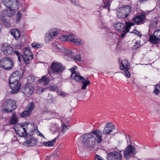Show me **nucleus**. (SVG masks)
Instances as JSON below:
<instances>
[{
    "label": "nucleus",
    "instance_id": "33",
    "mask_svg": "<svg viewBox=\"0 0 160 160\" xmlns=\"http://www.w3.org/2000/svg\"><path fill=\"white\" fill-rule=\"evenodd\" d=\"M31 112L30 111L27 110L26 108H25L24 111L21 114V116L23 117L28 116L31 114Z\"/></svg>",
    "mask_w": 160,
    "mask_h": 160
},
{
    "label": "nucleus",
    "instance_id": "21",
    "mask_svg": "<svg viewBox=\"0 0 160 160\" xmlns=\"http://www.w3.org/2000/svg\"><path fill=\"white\" fill-rule=\"evenodd\" d=\"M20 76L21 73L19 72L18 71L12 73L9 80L11 81L13 80L19 81Z\"/></svg>",
    "mask_w": 160,
    "mask_h": 160
},
{
    "label": "nucleus",
    "instance_id": "35",
    "mask_svg": "<svg viewBox=\"0 0 160 160\" xmlns=\"http://www.w3.org/2000/svg\"><path fill=\"white\" fill-rule=\"evenodd\" d=\"M72 42L77 45H82L83 44V42L81 39H76L75 38H74Z\"/></svg>",
    "mask_w": 160,
    "mask_h": 160
},
{
    "label": "nucleus",
    "instance_id": "39",
    "mask_svg": "<svg viewBox=\"0 0 160 160\" xmlns=\"http://www.w3.org/2000/svg\"><path fill=\"white\" fill-rule=\"evenodd\" d=\"M58 89V86L56 85H53L49 88V90L51 91H54Z\"/></svg>",
    "mask_w": 160,
    "mask_h": 160
},
{
    "label": "nucleus",
    "instance_id": "43",
    "mask_svg": "<svg viewBox=\"0 0 160 160\" xmlns=\"http://www.w3.org/2000/svg\"><path fill=\"white\" fill-rule=\"evenodd\" d=\"M60 39L62 41H67V35H62L60 36Z\"/></svg>",
    "mask_w": 160,
    "mask_h": 160
},
{
    "label": "nucleus",
    "instance_id": "16",
    "mask_svg": "<svg viewBox=\"0 0 160 160\" xmlns=\"http://www.w3.org/2000/svg\"><path fill=\"white\" fill-rule=\"evenodd\" d=\"M12 7H8L6 10L2 12L1 16L2 17H12L15 14V10L11 8Z\"/></svg>",
    "mask_w": 160,
    "mask_h": 160
},
{
    "label": "nucleus",
    "instance_id": "45",
    "mask_svg": "<svg viewBox=\"0 0 160 160\" xmlns=\"http://www.w3.org/2000/svg\"><path fill=\"white\" fill-rule=\"evenodd\" d=\"M44 90V89L43 88H40L37 89V92L39 94H41L43 92Z\"/></svg>",
    "mask_w": 160,
    "mask_h": 160
},
{
    "label": "nucleus",
    "instance_id": "18",
    "mask_svg": "<svg viewBox=\"0 0 160 160\" xmlns=\"http://www.w3.org/2000/svg\"><path fill=\"white\" fill-rule=\"evenodd\" d=\"M145 18V14L143 13L137 16L135 18H133L132 21L137 24H141L142 23V22L144 21Z\"/></svg>",
    "mask_w": 160,
    "mask_h": 160
},
{
    "label": "nucleus",
    "instance_id": "24",
    "mask_svg": "<svg viewBox=\"0 0 160 160\" xmlns=\"http://www.w3.org/2000/svg\"><path fill=\"white\" fill-rule=\"evenodd\" d=\"M11 33L16 40H18L20 36V32L19 30L17 29H12L11 31Z\"/></svg>",
    "mask_w": 160,
    "mask_h": 160
},
{
    "label": "nucleus",
    "instance_id": "51",
    "mask_svg": "<svg viewBox=\"0 0 160 160\" xmlns=\"http://www.w3.org/2000/svg\"><path fill=\"white\" fill-rule=\"evenodd\" d=\"M65 52H66L71 54L73 53H74L73 51L71 50L67 49L65 51Z\"/></svg>",
    "mask_w": 160,
    "mask_h": 160
},
{
    "label": "nucleus",
    "instance_id": "32",
    "mask_svg": "<svg viewBox=\"0 0 160 160\" xmlns=\"http://www.w3.org/2000/svg\"><path fill=\"white\" fill-rule=\"evenodd\" d=\"M112 0H103L104 4L103 5L104 8L107 7L109 10V7L110 6V4Z\"/></svg>",
    "mask_w": 160,
    "mask_h": 160
},
{
    "label": "nucleus",
    "instance_id": "25",
    "mask_svg": "<svg viewBox=\"0 0 160 160\" xmlns=\"http://www.w3.org/2000/svg\"><path fill=\"white\" fill-rule=\"evenodd\" d=\"M114 27L115 29L118 31L123 30L125 27L124 23L121 22H116L114 24Z\"/></svg>",
    "mask_w": 160,
    "mask_h": 160
},
{
    "label": "nucleus",
    "instance_id": "53",
    "mask_svg": "<svg viewBox=\"0 0 160 160\" xmlns=\"http://www.w3.org/2000/svg\"><path fill=\"white\" fill-rule=\"evenodd\" d=\"M71 2L74 5H77L76 2L75 0H70Z\"/></svg>",
    "mask_w": 160,
    "mask_h": 160
},
{
    "label": "nucleus",
    "instance_id": "52",
    "mask_svg": "<svg viewBox=\"0 0 160 160\" xmlns=\"http://www.w3.org/2000/svg\"><path fill=\"white\" fill-rule=\"evenodd\" d=\"M37 133L38 136H41V137L45 138L44 136L38 130V132H37Z\"/></svg>",
    "mask_w": 160,
    "mask_h": 160
},
{
    "label": "nucleus",
    "instance_id": "13",
    "mask_svg": "<svg viewBox=\"0 0 160 160\" xmlns=\"http://www.w3.org/2000/svg\"><path fill=\"white\" fill-rule=\"evenodd\" d=\"M107 157V160H122V155L120 152L114 151L109 153Z\"/></svg>",
    "mask_w": 160,
    "mask_h": 160
},
{
    "label": "nucleus",
    "instance_id": "12",
    "mask_svg": "<svg viewBox=\"0 0 160 160\" xmlns=\"http://www.w3.org/2000/svg\"><path fill=\"white\" fill-rule=\"evenodd\" d=\"M160 41V30H156L153 35L150 36L149 41L151 43L157 44Z\"/></svg>",
    "mask_w": 160,
    "mask_h": 160
},
{
    "label": "nucleus",
    "instance_id": "38",
    "mask_svg": "<svg viewBox=\"0 0 160 160\" xmlns=\"http://www.w3.org/2000/svg\"><path fill=\"white\" fill-rule=\"evenodd\" d=\"M158 23V20L156 19L154 20H152L151 22V26H152V27H156L157 26V25Z\"/></svg>",
    "mask_w": 160,
    "mask_h": 160
},
{
    "label": "nucleus",
    "instance_id": "29",
    "mask_svg": "<svg viewBox=\"0 0 160 160\" xmlns=\"http://www.w3.org/2000/svg\"><path fill=\"white\" fill-rule=\"evenodd\" d=\"M126 25L124 27V30L127 32H129L131 27L134 25L133 22H126L125 23Z\"/></svg>",
    "mask_w": 160,
    "mask_h": 160
},
{
    "label": "nucleus",
    "instance_id": "47",
    "mask_svg": "<svg viewBox=\"0 0 160 160\" xmlns=\"http://www.w3.org/2000/svg\"><path fill=\"white\" fill-rule=\"evenodd\" d=\"M95 160H104L101 156L96 155L95 158Z\"/></svg>",
    "mask_w": 160,
    "mask_h": 160
},
{
    "label": "nucleus",
    "instance_id": "44",
    "mask_svg": "<svg viewBox=\"0 0 160 160\" xmlns=\"http://www.w3.org/2000/svg\"><path fill=\"white\" fill-rule=\"evenodd\" d=\"M21 13L20 12H17L16 15V20L18 22L21 19Z\"/></svg>",
    "mask_w": 160,
    "mask_h": 160
},
{
    "label": "nucleus",
    "instance_id": "54",
    "mask_svg": "<svg viewBox=\"0 0 160 160\" xmlns=\"http://www.w3.org/2000/svg\"><path fill=\"white\" fill-rule=\"evenodd\" d=\"M138 42H137L135 43V48H137L139 47Z\"/></svg>",
    "mask_w": 160,
    "mask_h": 160
},
{
    "label": "nucleus",
    "instance_id": "3",
    "mask_svg": "<svg viewBox=\"0 0 160 160\" xmlns=\"http://www.w3.org/2000/svg\"><path fill=\"white\" fill-rule=\"evenodd\" d=\"M0 50L3 54L5 55H13L15 54L17 56L18 60H20V53L18 51H14L13 48L9 44L6 42L2 43L0 47Z\"/></svg>",
    "mask_w": 160,
    "mask_h": 160
},
{
    "label": "nucleus",
    "instance_id": "6",
    "mask_svg": "<svg viewBox=\"0 0 160 160\" xmlns=\"http://www.w3.org/2000/svg\"><path fill=\"white\" fill-rule=\"evenodd\" d=\"M13 67V62L11 58L3 57L0 60V67L5 70H10Z\"/></svg>",
    "mask_w": 160,
    "mask_h": 160
},
{
    "label": "nucleus",
    "instance_id": "2",
    "mask_svg": "<svg viewBox=\"0 0 160 160\" xmlns=\"http://www.w3.org/2000/svg\"><path fill=\"white\" fill-rule=\"evenodd\" d=\"M96 141L95 138L92 134L87 133L83 136L82 144L84 148L92 149L97 145Z\"/></svg>",
    "mask_w": 160,
    "mask_h": 160
},
{
    "label": "nucleus",
    "instance_id": "30",
    "mask_svg": "<svg viewBox=\"0 0 160 160\" xmlns=\"http://www.w3.org/2000/svg\"><path fill=\"white\" fill-rule=\"evenodd\" d=\"M18 121V118L15 116L14 114H13L9 122V124L12 125L14 124L17 123Z\"/></svg>",
    "mask_w": 160,
    "mask_h": 160
},
{
    "label": "nucleus",
    "instance_id": "7",
    "mask_svg": "<svg viewBox=\"0 0 160 160\" xmlns=\"http://www.w3.org/2000/svg\"><path fill=\"white\" fill-rule=\"evenodd\" d=\"M9 82L12 94H16L19 92L21 88V83L19 81L13 80L11 81L9 80Z\"/></svg>",
    "mask_w": 160,
    "mask_h": 160
},
{
    "label": "nucleus",
    "instance_id": "10",
    "mask_svg": "<svg viewBox=\"0 0 160 160\" xmlns=\"http://www.w3.org/2000/svg\"><path fill=\"white\" fill-rule=\"evenodd\" d=\"M136 153V152L134 147L131 145H128L124 152V155L126 159L132 157Z\"/></svg>",
    "mask_w": 160,
    "mask_h": 160
},
{
    "label": "nucleus",
    "instance_id": "15",
    "mask_svg": "<svg viewBox=\"0 0 160 160\" xmlns=\"http://www.w3.org/2000/svg\"><path fill=\"white\" fill-rule=\"evenodd\" d=\"M21 90L22 92L26 96L29 97L33 93L34 88L31 86V84H27L25 85L23 88H22Z\"/></svg>",
    "mask_w": 160,
    "mask_h": 160
},
{
    "label": "nucleus",
    "instance_id": "36",
    "mask_svg": "<svg viewBox=\"0 0 160 160\" xmlns=\"http://www.w3.org/2000/svg\"><path fill=\"white\" fill-rule=\"evenodd\" d=\"M75 38V36L74 34H69L67 35V41L72 42Z\"/></svg>",
    "mask_w": 160,
    "mask_h": 160
},
{
    "label": "nucleus",
    "instance_id": "28",
    "mask_svg": "<svg viewBox=\"0 0 160 160\" xmlns=\"http://www.w3.org/2000/svg\"><path fill=\"white\" fill-rule=\"evenodd\" d=\"M56 138H55L51 141H49L48 142H44L42 143V146L44 145L46 146L52 147L54 145L56 142Z\"/></svg>",
    "mask_w": 160,
    "mask_h": 160
},
{
    "label": "nucleus",
    "instance_id": "34",
    "mask_svg": "<svg viewBox=\"0 0 160 160\" xmlns=\"http://www.w3.org/2000/svg\"><path fill=\"white\" fill-rule=\"evenodd\" d=\"M59 126L57 123L52 124L51 128V130L53 132L57 131L58 129Z\"/></svg>",
    "mask_w": 160,
    "mask_h": 160
},
{
    "label": "nucleus",
    "instance_id": "19",
    "mask_svg": "<svg viewBox=\"0 0 160 160\" xmlns=\"http://www.w3.org/2000/svg\"><path fill=\"white\" fill-rule=\"evenodd\" d=\"M3 4L7 7H13L14 6L17 5L18 2L17 0H2Z\"/></svg>",
    "mask_w": 160,
    "mask_h": 160
},
{
    "label": "nucleus",
    "instance_id": "23",
    "mask_svg": "<svg viewBox=\"0 0 160 160\" xmlns=\"http://www.w3.org/2000/svg\"><path fill=\"white\" fill-rule=\"evenodd\" d=\"M38 142L37 140L33 137H31L29 140L27 141L28 146L30 147L36 145Z\"/></svg>",
    "mask_w": 160,
    "mask_h": 160
},
{
    "label": "nucleus",
    "instance_id": "48",
    "mask_svg": "<svg viewBox=\"0 0 160 160\" xmlns=\"http://www.w3.org/2000/svg\"><path fill=\"white\" fill-rule=\"evenodd\" d=\"M74 58L75 60L78 61H81V58L80 55L75 56L74 57Z\"/></svg>",
    "mask_w": 160,
    "mask_h": 160
},
{
    "label": "nucleus",
    "instance_id": "22",
    "mask_svg": "<svg viewBox=\"0 0 160 160\" xmlns=\"http://www.w3.org/2000/svg\"><path fill=\"white\" fill-rule=\"evenodd\" d=\"M55 37H53L52 33L48 31L45 34L44 37V40L46 43L52 41Z\"/></svg>",
    "mask_w": 160,
    "mask_h": 160
},
{
    "label": "nucleus",
    "instance_id": "42",
    "mask_svg": "<svg viewBox=\"0 0 160 160\" xmlns=\"http://www.w3.org/2000/svg\"><path fill=\"white\" fill-rule=\"evenodd\" d=\"M124 75L127 78H129L130 77V74L128 71V69H125Z\"/></svg>",
    "mask_w": 160,
    "mask_h": 160
},
{
    "label": "nucleus",
    "instance_id": "17",
    "mask_svg": "<svg viewBox=\"0 0 160 160\" xmlns=\"http://www.w3.org/2000/svg\"><path fill=\"white\" fill-rule=\"evenodd\" d=\"M92 133L95 136L96 143H100L102 141V135L100 131L98 129L93 130Z\"/></svg>",
    "mask_w": 160,
    "mask_h": 160
},
{
    "label": "nucleus",
    "instance_id": "9",
    "mask_svg": "<svg viewBox=\"0 0 160 160\" xmlns=\"http://www.w3.org/2000/svg\"><path fill=\"white\" fill-rule=\"evenodd\" d=\"M21 56H22V57L23 58L26 64H28L29 63V60L33 58V55L32 53L30 48L27 47L25 48L24 51V55H22L20 54ZM21 59V57H20Z\"/></svg>",
    "mask_w": 160,
    "mask_h": 160
},
{
    "label": "nucleus",
    "instance_id": "55",
    "mask_svg": "<svg viewBox=\"0 0 160 160\" xmlns=\"http://www.w3.org/2000/svg\"><path fill=\"white\" fill-rule=\"evenodd\" d=\"M5 25L7 26V27H9L10 26V23H8V22H7V23H6V24H5Z\"/></svg>",
    "mask_w": 160,
    "mask_h": 160
},
{
    "label": "nucleus",
    "instance_id": "11",
    "mask_svg": "<svg viewBox=\"0 0 160 160\" xmlns=\"http://www.w3.org/2000/svg\"><path fill=\"white\" fill-rule=\"evenodd\" d=\"M27 125V124L25 123H20L19 125L18 128L17 129H15L16 132L19 136L21 137L27 136V134L25 128Z\"/></svg>",
    "mask_w": 160,
    "mask_h": 160
},
{
    "label": "nucleus",
    "instance_id": "41",
    "mask_svg": "<svg viewBox=\"0 0 160 160\" xmlns=\"http://www.w3.org/2000/svg\"><path fill=\"white\" fill-rule=\"evenodd\" d=\"M62 131L63 133L65 132L68 129V127H69L68 126L66 125L65 124H62Z\"/></svg>",
    "mask_w": 160,
    "mask_h": 160
},
{
    "label": "nucleus",
    "instance_id": "20",
    "mask_svg": "<svg viewBox=\"0 0 160 160\" xmlns=\"http://www.w3.org/2000/svg\"><path fill=\"white\" fill-rule=\"evenodd\" d=\"M120 66V69L124 70L125 69H129L130 68L128 61L127 59H124L121 61Z\"/></svg>",
    "mask_w": 160,
    "mask_h": 160
},
{
    "label": "nucleus",
    "instance_id": "8",
    "mask_svg": "<svg viewBox=\"0 0 160 160\" xmlns=\"http://www.w3.org/2000/svg\"><path fill=\"white\" fill-rule=\"evenodd\" d=\"M51 67L52 71L53 73H60L65 69L62 63L55 61L52 62Z\"/></svg>",
    "mask_w": 160,
    "mask_h": 160
},
{
    "label": "nucleus",
    "instance_id": "40",
    "mask_svg": "<svg viewBox=\"0 0 160 160\" xmlns=\"http://www.w3.org/2000/svg\"><path fill=\"white\" fill-rule=\"evenodd\" d=\"M32 47L34 48H40L42 47L41 44H38L37 43H33L32 44Z\"/></svg>",
    "mask_w": 160,
    "mask_h": 160
},
{
    "label": "nucleus",
    "instance_id": "31",
    "mask_svg": "<svg viewBox=\"0 0 160 160\" xmlns=\"http://www.w3.org/2000/svg\"><path fill=\"white\" fill-rule=\"evenodd\" d=\"M34 108V103L33 102H31L29 103L26 108L27 110H28L29 111H30L32 112Z\"/></svg>",
    "mask_w": 160,
    "mask_h": 160
},
{
    "label": "nucleus",
    "instance_id": "1",
    "mask_svg": "<svg viewBox=\"0 0 160 160\" xmlns=\"http://www.w3.org/2000/svg\"><path fill=\"white\" fill-rule=\"evenodd\" d=\"M77 69V67L75 66H73L70 70L72 73L70 78L75 80L76 81L82 83L83 85L82 89L83 90H85L87 86L90 84V82L89 80H86L82 76L80 75L79 72L76 71Z\"/></svg>",
    "mask_w": 160,
    "mask_h": 160
},
{
    "label": "nucleus",
    "instance_id": "5",
    "mask_svg": "<svg viewBox=\"0 0 160 160\" xmlns=\"http://www.w3.org/2000/svg\"><path fill=\"white\" fill-rule=\"evenodd\" d=\"M3 112L10 113L16 108L15 102L11 99H6L2 105Z\"/></svg>",
    "mask_w": 160,
    "mask_h": 160
},
{
    "label": "nucleus",
    "instance_id": "4",
    "mask_svg": "<svg viewBox=\"0 0 160 160\" xmlns=\"http://www.w3.org/2000/svg\"><path fill=\"white\" fill-rule=\"evenodd\" d=\"M132 8L129 5L121 7L117 10V16L119 19H123L127 18L131 12Z\"/></svg>",
    "mask_w": 160,
    "mask_h": 160
},
{
    "label": "nucleus",
    "instance_id": "27",
    "mask_svg": "<svg viewBox=\"0 0 160 160\" xmlns=\"http://www.w3.org/2000/svg\"><path fill=\"white\" fill-rule=\"evenodd\" d=\"M48 31L52 33L53 37H55L58 36L60 32L59 30L56 28H52Z\"/></svg>",
    "mask_w": 160,
    "mask_h": 160
},
{
    "label": "nucleus",
    "instance_id": "26",
    "mask_svg": "<svg viewBox=\"0 0 160 160\" xmlns=\"http://www.w3.org/2000/svg\"><path fill=\"white\" fill-rule=\"evenodd\" d=\"M49 79L46 78L45 76H43L41 78L38 80L39 83L45 85H48L49 83Z\"/></svg>",
    "mask_w": 160,
    "mask_h": 160
},
{
    "label": "nucleus",
    "instance_id": "50",
    "mask_svg": "<svg viewBox=\"0 0 160 160\" xmlns=\"http://www.w3.org/2000/svg\"><path fill=\"white\" fill-rule=\"evenodd\" d=\"M123 33H122L121 34V37L122 38H124L125 36V34L127 33L128 32H127V31H126L124 29H123Z\"/></svg>",
    "mask_w": 160,
    "mask_h": 160
},
{
    "label": "nucleus",
    "instance_id": "14",
    "mask_svg": "<svg viewBox=\"0 0 160 160\" xmlns=\"http://www.w3.org/2000/svg\"><path fill=\"white\" fill-rule=\"evenodd\" d=\"M115 129V126L111 122H108L104 127L102 132L103 135H107L110 134Z\"/></svg>",
    "mask_w": 160,
    "mask_h": 160
},
{
    "label": "nucleus",
    "instance_id": "37",
    "mask_svg": "<svg viewBox=\"0 0 160 160\" xmlns=\"http://www.w3.org/2000/svg\"><path fill=\"white\" fill-rule=\"evenodd\" d=\"M28 82L27 84H31V83L33 82L34 80V77L32 76L28 77L27 78Z\"/></svg>",
    "mask_w": 160,
    "mask_h": 160
},
{
    "label": "nucleus",
    "instance_id": "49",
    "mask_svg": "<svg viewBox=\"0 0 160 160\" xmlns=\"http://www.w3.org/2000/svg\"><path fill=\"white\" fill-rule=\"evenodd\" d=\"M57 92L58 94L60 95L63 97L65 96L66 95V93L63 92H61L59 91H57Z\"/></svg>",
    "mask_w": 160,
    "mask_h": 160
},
{
    "label": "nucleus",
    "instance_id": "46",
    "mask_svg": "<svg viewBox=\"0 0 160 160\" xmlns=\"http://www.w3.org/2000/svg\"><path fill=\"white\" fill-rule=\"evenodd\" d=\"M132 33H134L139 37H141L142 35V34L140 33L138 31L135 30L133 31Z\"/></svg>",
    "mask_w": 160,
    "mask_h": 160
}]
</instances>
